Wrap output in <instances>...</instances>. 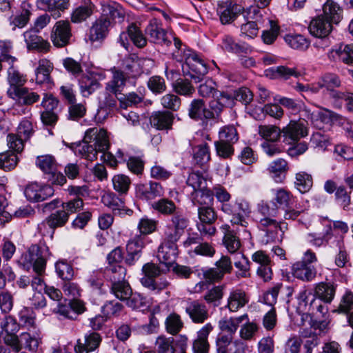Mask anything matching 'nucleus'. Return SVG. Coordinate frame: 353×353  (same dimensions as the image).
Here are the masks:
<instances>
[{"label": "nucleus", "mask_w": 353, "mask_h": 353, "mask_svg": "<svg viewBox=\"0 0 353 353\" xmlns=\"http://www.w3.org/2000/svg\"><path fill=\"white\" fill-rule=\"evenodd\" d=\"M145 32L151 42L166 46L172 43L173 35L167 32L157 19L150 21L145 29Z\"/></svg>", "instance_id": "9"}, {"label": "nucleus", "mask_w": 353, "mask_h": 353, "mask_svg": "<svg viewBox=\"0 0 353 353\" xmlns=\"http://www.w3.org/2000/svg\"><path fill=\"white\" fill-rule=\"evenodd\" d=\"M186 183L188 186L192 187L194 192L206 188L207 179L199 172H192L188 176Z\"/></svg>", "instance_id": "58"}, {"label": "nucleus", "mask_w": 353, "mask_h": 353, "mask_svg": "<svg viewBox=\"0 0 353 353\" xmlns=\"http://www.w3.org/2000/svg\"><path fill=\"white\" fill-rule=\"evenodd\" d=\"M54 68L53 63L47 59H41L38 62V67L35 70V81L38 84L51 83L50 76Z\"/></svg>", "instance_id": "30"}, {"label": "nucleus", "mask_w": 353, "mask_h": 353, "mask_svg": "<svg viewBox=\"0 0 353 353\" xmlns=\"http://www.w3.org/2000/svg\"><path fill=\"white\" fill-rule=\"evenodd\" d=\"M350 194L351 192H347L343 185L339 186L335 192V199L344 210H349L350 209L351 205Z\"/></svg>", "instance_id": "61"}, {"label": "nucleus", "mask_w": 353, "mask_h": 353, "mask_svg": "<svg viewBox=\"0 0 353 353\" xmlns=\"http://www.w3.org/2000/svg\"><path fill=\"white\" fill-rule=\"evenodd\" d=\"M24 194L30 201L41 202L52 196L54 189L49 185H41L34 182L26 186Z\"/></svg>", "instance_id": "12"}, {"label": "nucleus", "mask_w": 353, "mask_h": 353, "mask_svg": "<svg viewBox=\"0 0 353 353\" xmlns=\"http://www.w3.org/2000/svg\"><path fill=\"white\" fill-rule=\"evenodd\" d=\"M110 21L100 16L92 24L90 29L89 39L91 41H98L104 39L108 33Z\"/></svg>", "instance_id": "29"}, {"label": "nucleus", "mask_w": 353, "mask_h": 353, "mask_svg": "<svg viewBox=\"0 0 353 353\" xmlns=\"http://www.w3.org/2000/svg\"><path fill=\"white\" fill-rule=\"evenodd\" d=\"M323 10V17L327 19L330 23H338L341 21L342 10L336 3L332 1H327Z\"/></svg>", "instance_id": "46"}, {"label": "nucleus", "mask_w": 353, "mask_h": 353, "mask_svg": "<svg viewBox=\"0 0 353 353\" xmlns=\"http://www.w3.org/2000/svg\"><path fill=\"white\" fill-rule=\"evenodd\" d=\"M337 285L332 282H321L315 285L314 294L325 303H330L335 296Z\"/></svg>", "instance_id": "32"}, {"label": "nucleus", "mask_w": 353, "mask_h": 353, "mask_svg": "<svg viewBox=\"0 0 353 353\" xmlns=\"http://www.w3.org/2000/svg\"><path fill=\"white\" fill-rule=\"evenodd\" d=\"M340 61L347 65H353V45L341 44L334 50Z\"/></svg>", "instance_id": "57"}, {"label": "nucleus", "mask_w": 353, "mask_h": 353, "mask_svg": "<svg viewBox=\"0 0 353 353\" xmlns=\"http://www.w3.org/2000/svg\"><path fill=\"white\" fill-rule=\"evenodd\" d=\"M193 152V158L195 163L204 170L206 169V165L210 160V150L207 144L199 145L195 147Z\"/></svg>", "instance_id": "49"}, {"label": "nucleus", "mask_w": 353, "mask_h": 353, "mask_svg": "<svg viewBox=\"0 0 353 353\" xmlns=\"http://www.w3.org/2000/svg\"><path fill=\"white\" fill-rule=\"evenodd\" d=\"M37 31L30 30L23 33L24 41L28 50H37L40 52H48L51 46L50 43L37 35Z\"/></svg>", "instance_id": "17"}, {"label": "nucleus", "mask_w": 353, "mask_h": 353, "mask_svg": "<svg viewBox=\"0 0 353 353\" xmlns=\"http://www.w3.org/2000/svg\"><path fill=\"white\" fill-rule=\"evenodd\" d=\"M303 111L307 114V119H310L314 124H315V122L320 121L322 123L331 125L340 119L339 114L322 107L316 112L311 113L307 108H304Z\"/></svg>", "instance_id": "21"}, {"label": "nucleus", "mask_w": 353, "mask_h": 353, "mask_svg": "<svg viewBox=\"0 0 353 353\" xmlns=\"http://www.w3.org/2000/svg\"><path fill=\"white\" fill-rule=\"evenodd\" d=\"M111 283L110 292L117 299L125 301L132 295V290L128 281L121 279Z\"/></svg>", "instance_id": "39"}, {"label": "nucleus", "mask_w": 353, "mask_h": 353, "mask_svg": "<svg viewBox=\"0 0 353 353\" xmlns=\"http://www.w3.org/2000/svg\"><path fill=\"white\" fill-rule=\"evenodd\" d=\"M68 216L65 210H58L50 214L40 224L38 225V229L40 232H45L46 226L52 230V233L56 228L63 227L68 221Z\"/></svg>", "instance_id": "19"}, {"label": "nucleus", "mask_w": 353, "mask_h": 353, "mask_svg": "<svg viewBox=\"0 0 353 353\" xmlns=\"http://www.w3.org/2000/svg\"><path fill=\"white\" fill-rule=\"evenodd\" d=\"M138 67V63L131 55H129L122 61V70L120 71L123 72L125 76L128 79L134 78L139 74Z\"/></svg>", "instance_id": "56"}, {"label": "nucleus", "mask_w": 353, "mask_h": 353, "mask_svg": "<svg viewBox=\"0 0 353 353\" xmlns=\"http://www.w3.org/2000/svg\"><path fill=\"white\" fill-rule=\"evenodd\" d=\"M224 236L223 239V245L230 253H236L241 244L236 232L230 229V225H224L221 227Z\"/></svg>", "instance_id": "35"}, {"label": "nucleus", "mask_w": 353, "mask_h": 353, "mask_svg": "<svg viewBox=\"0 0 353 353\" xmlns=\"http://www.w3.org/2000/svg\"><path fill=\"white\" fill-rule=\"evenodd\" d=\"M243 11L241 6L230 0L221 1L217 3L216 12L222 24L232 23Z\"/></svg>", "instance_id": "8"}, {"label": "nucleus", "mask_w": 353, "mask_h": 353, "mask_svg": "<svg viewBox=\"0 0 353 353\" xmlns=\"http://www.w3.org/2000/svg\"><path fill=\"white\" fill-rule=\"evenodd\" d=\"M273 198L272 205L276 206L277 208H288L294 205L295 197L292 193L283 188H277L272 190Z\"/></svg>", "instance_id": "27"}, {"label": "nucleus", "mask_w": 353, "mask_h": 353, "mask_svg": "<svg viewBox=\"0 0 353 353\" xmlns=\"http://www.w3.org/2000/svg\"><path fill=\"white\" fill-rule=\"evenodd\" d=\"M174 91L180 95L190 97L194 92L195 89L191 82L187 79H177L172 83Z\"/></svg>", "instance_id": "51"}, {"label": "nucleus", "mask_w": 353, "mask_h": 353, "mask_svg": "<svg viewBox=\"0 0 353 353\" xmlns=\"http://www.w3.org/2000/svg\"><path fill=\"white\" fill-rule=\"evenodd\" d=\"M258 132L265 141L277 142L282 136L281 130L274 125H261Z\"/></svg>", "instance_id": "43"}, {"label": "nucleus", "mask_w": 353, "mask_h": 353, "mask_svg": "<svg viewBox=\"0 0 353 353\" xmlns=\"http://www.w3.org/2000/svg\"><path fill=\"white\" fill-rule=\"evenodd\" d=\"M281 131L283 141L288 145L295 144L301 138L308 134V130L305 121L301 120L290 121L285 127L281 129Z\"/></svg>", "instance_id": "7"}, {"label": "nucleus", "mask_w": 353, "mask_h": 353, "mask_svg": "<svg viewBox=\"0 0 353 353\" xmlns=\"http://www.w3.org/2000/svg\"><path fill=\"white\" fill-rule=\"evenodd\" d=\"M246 293L241 289H234L229 294L226 307L232 312H236L248 303Z\"/></svg>", "instance_id": "31"}, {"label": "nucleus", "mask_w": 353, "mask_h": 353, "mask_svg": "<svg viewBox=\"0 0 353 353\" xmlns=\"http://www.w3.org/2000/svg\"><path fill=\"white\" fill-rule=\"evenodd\" d=\"M101 201L105 206L110 208L114 214L130 215L132 213V210L126 208L124 200L113 192L104 194L101 197Z\"/></svg>", "instance_id": "20"}, {"label": "nucleus", "mask_w": 353, "mask_h": 353, "mask_svg": "<svg viewBox=\"0 0 353 353\" xmlns=\"http://www.w3.org/2000/svg\"><path fill=\"white\" fill-rule=\"evenodd\" d=\"M285 41L289 46L295 50H305L310 46V41L301 34L286 35Z\"/></svg>", "instance_id": "52"}, {"label": "nucleus", "mask_w": 353, "mask_h": 353, "mask_svg": "<svg viewBox=\"0 0 353 353\" xmlns=\"http://www.w3.org/2000/svg\"><path fill=\"white\" fill-rule=\"evenodd\" d=\"M313 185V179L311 174L305 172H299L295 175L294 187L301 193L310 191Z\"/></svg>", "instance_id": "48"}, {"label": "nucleus", "mask_w": 353, "mask_h": 353, "mask_svg": "<svg viewBox=\"0 0 353 353\" xmlns=\"http://www.w3.org/2000/svg\"><path fill=\"white\" fill-rule=\"evenodd\" d=\"M49 256V248L45 243L34 244L22 255L21 261L27 268L32 267L35 273L43 274Z\"/></svg>", "instance_id": "3"}, {"label": "nucleus", "mask_w": 353, "mask_h": 353, "mask_svg": "<svg viewBox=\"0 0 353 353\" xmlns=\"http://www.w3.org/2000/svg\"><path fill=\"white\" fill-rule=\"evenodd\" d=\"M114 190L119 196L125 195L131 185V180L127 175L123 174H115L112 179Z\"/></svg>", "instance_id": "47"}, {"label": "nucleus", "mask_w": 353, "mask_h": 353, "mask_svg": "<svg viewBox=\"0 0 353 353\" xmlns=\"http://www.w3.org/2000/svg\"><path fill=\"white\" fill-rule=\"evenodd\" d=\"M101 17L108 20L112 25L113 23L121 22L123 20L124 12L118 4H106L103 6Z\"/></svg>", "instance_id": "37"}, {"label": "nucleus", "mask_w": 353, "mask_h": 353, "mask_svg": "<svg viewBox=\"0 0 353 353\" xmlns=\"http://www.w3.org/2000/svg\"><path fill=\"white\" fill-rule=\"evenodd\" d=\"M7 94L16 103L29 106L37 102L40 99L39 94L23 85L20 88H8Z\"/></svg>", "instance_id": "10"}, {"label": "nucleus", "mask_w": 353, "mask_h": 353, "mask_svg": "<svg viewBox=\"0 0 353 353\" xmlns=\"http://www.w3.org/2000/svg\"><path fill=\"white\" fill-rule=\"evenodd\" d=\"M308 29L312 35L324 38L331 32L332 26L327 19L323 16H319L310 21Z\"/></svg>", "instance_id": "23"}, {"label": "nucleus", "mask_w": 353, "mask_h": 353, "mask_svg": "<svg viewBox=\"0 0 353 353\" xmlns=\"http://www.w3.org/2000/svg\"><path fill=\"white\" fill-rule=\"evenodd\" d=\"M30 8V4L26 2L22 3L21 13L10 18V25L12 26V30H15L16 28H22L26 26L31 15Z\"/></svg>", "instance_id": "44"}, {"label": "nucleus", "mask_w": 353, "mask_h": 353, "mask_svg": "<svg viewBox=\"0 0 353 353\" xmlns=\"http://www.w3.org/2000/svg\"><path fill=\"white\" fill-rule=\"evenodd\" d=\"M165 324L167 332L172 335L178 334L183 327L180 316L175 313L170 314L166 318Z\"/></svg>", "instance_id": "53"}, {"label": "nucleus", "mask_w": 353, "mask_h": 353, "mask_svg": "<svg viewBox=\"0 0 353 353\" xmlns=\"http://www.w3.org/2000/svg\"><path fill=\"white\" fill-rule=\"evenodd\" d=\"M152 208L163 215L174 214L176 206L175 203L165 198L161 199L152 204Z\"/></svg>", "instance_id": "54"}, {"label": "nucleus", "mask_w": 353, "mask_h": 353, "mask_svg": "<svg viewBox=\"0 0 353 353\" xmlns=\"http://www.w3.org/2000/svg\"><path fill=\"white\" fill-rule=\"evenodd\" d=\"M292 273L295 278L299 280L310 282L316 278L317 271L313 265L297 261L292 266Z\"/></svg>", "instance_id": "24"}, {"label": "nucleus", "mask_w": 353, "mask_h": 353, "mask_svg": "<svg viewBox=\"0 0 353 353\" xmlns=\"http://www.w3.org/2000/svg\"><path fill=\"white\" fill-rule=\"evenodd\" d=\"M143 276L141 279V284L145 286H152L153 281L161 274L159 267L153 263H147L142 268Z\"/></svg>", "instance_id": "41"}, {"label": "nucleus", "mask_w": 353, "mask_h": 353, "mask_svg": "<svg viewBox=\"0 0 353 353\" xmlns=\"http://www.w3.org/2000/svg\"><path fill=\"white\" fill-rule=\"evenodd\" d=\"M71 36L70 23L67 21H59L52 28L50 37L54 46L62 48L69 43Z\"/></svg>", "instance_id": "11"}, {"label": "nucleus", "mask_w": 353, "mask_h": 353, "mask_svg": "<svg viewBox=\"0 0 353 353\" xmlns=\"http://www.w3.org/2000/svg\"><path fill=\"white\" fill-rule=\"evenodd\" d=\"M185 312L194 323H203L209 318V311L206 305L199 300L188 303Z\"/></svg>", "instance_id": "14"}, {"label": "nucleus", "mask_w": 353, "mask_h": 353, "mask_svg": "<svg viewBox=\"0 0 353 353\" xmlns=\"http://www.w3.org/2000/svg\"><path fill=\"white\" fill-rule=\"evenodd\" d=\"M245 22L241 25V34L250 39L254 38L259 31V23L263 17L262 11L256 6H250L243 12Z\"/></svg>", "instance_id": "5"}, {"label": "nucleus", "mask_w": 353, "mask_h": 353, "mask_svg": "<svg viewBox=\"0 0 353 353\" xmlns=\"http://www.w3.org/2000/svg\"><path fill=\"white\" fill-rule=\"evenodd\" d=\"M21 349L25 348L30 352H37L39 344L41 343V333L39 330H30L20 334Z\"/></svg>", "instance_id": "33"}, {"label": "nucleus", "mask_w": 353, "mask_h": 353, "mask_svg": "<svg viewBox=\"0 0 353 353\" xmlns=\"http://www.w3.org/2000/svg\"><path fill=\"white\" fill-rule=\"evenodd\" d=\"M239 257L234 262V266L238 269L236 275L239 278H248L250 276V261L243 254L237 253Z\"/></svg>", "instance_id": "55"}, {"label": "nucleus", "mask_w": 353, "mask_h": 353, "mask_svg": "<svg viewBox=\"0 0 353 353\" xmlns=\"http://www.w3.org/2000/svg\"><path fill=\"white\" fill-rule=\"evenodd\" d=\"M221 210L225 214L231 216L230 222L234 225L243 228V234L245 239L251 238L250 232L247 229L248 222L247 218L251 213L250 203L245 200H239L236 202L224 203L221 205Z\"/></svg>", "instance_id": "2"}, {"label": "nucleus", "mask_w": 353, "mask_h": 353, "mask_svg": "<svg viewBox=\"0 0 353 353\" xmlns=\"http://www.w3.org/2000/svg\"><path fill=\"white\" fill-rule=\"evenodd\" d=\"M177 254L178 246L176 244L162 241L157 253V257L160 263L170 267L174 263Z\"/></svg>", "instance_id": "22"}, {"label": "nucleus", "mask_w": 353, "mask_h": 353, "mask_svg": "<svg viewBox=\"0 0 353 353\" xmlns=\"http://www.w3.org/2000/svg\"><path fill=\"white\" fill-rule=\"evenodd\" d=\"M174 340L172 337L159 336L154 342V348L157 353H175L176 349L174 345Z\"/></svg>", "instance_id": "50"}, {"label": "nucleus", "mask_w": 353, "mask_h": 353, "mask_svg": "<svg viewBox=\"0 0 353 353\" xmlns=\"http://www.w3.org/2000/svg\"><path fill=\"white\" fill-rule=\"evenodd\" d=\"M248 319L247 314H243L236 317H224L221 319L218 323L219 328L223 332H226L228 336L235 334L240 323L243 321Z\"/></svg>", "instance_id": "36"}, {"label": "nucleus", "mask_w": 353, "mask_h": 353, "mask_svg": "<svg viewBox=\"0 0 353 353\" xmlns=\"http://www.w3.org/2000/svg\"><path fill=\"white\" fill-rule=\"evenodd\" d=\"M188 114L191 119L194 120L212 119L213 118L212 114L206 108L204 101L200 99L191 101L188 108Z\"/></svg>", "instance_id": "28"}, {"label": "nucleus", "mask_w": 353, "mask_h": 353, "mask_svg": "<svg viewBox=\"0 0 353 353\" xmlns=\"http://www.w3.org/2000/svg\"><path fill=\"white\" fill-rule=\"evenodd\" d=\"M185 63L183 71L195 83L201 81L208 73V67L204 61L194 52L188 50L184 52Z\"/></svg>", "instance_id": "4"}, {"label": "nucleus", "mask_w": 353, "mask_h": 353, "mask_svg": "<svg viewBox=\"0 0 353 353\" xmlns=\"http://www.w3.org/2000/svg\"><path fill=\"white\" fill-rule=\"evenodd\" d=\"M198 217L199 223L196 228L201 235L212 236L216 232L213 223L217 219V215L213 208L210 206H200L198 208Z\"/></svg>", "instance_id": "6"}, {"label": "nucleus", "mask_w": 353, "mask_h": 353, "mask_svg": "<svg viewBox=\"0 0 353 353\" xmlns=\"http://www.w3.org/2000/svg\"><path fill=\"white\" fill-rule=\"evenodd\" d=\"M136 192L139 199L147 201L160 197L164 194L163 186L159 183L154 181L137 185Z\"/></svg>", "instance_id": "15"}, {"label": "nucleus", "mask_w": 353, "mask_h": 353, "mask_svg": "<svg viewBox=\"0 0 353 353\" xmlns=\"http://www.w3.org/2000/svg\"><path fill=\"white\" fill-rule=\"evenodd\" d=\"M102 341L101 336L95 332H89L85 334L84 340L78 339L74 347L76 353H88L94 352L100 345Z\"/></svg>", "instance_id": "18"}, {"label": "nucleus", "mask_w": 353, "mask_h": 353, "mask_svg": "<svg viewBox=\"0 0 353 353\" xmlns=\"http://www.w3.org/2000/svg\"><path fill=\"white\" fill-rule=\"evenodd\" d=\"M316 85H319V92L322 88H325L327 92H329L339 88L341 85V81L336 74L326 73L319 79Z\"/></svg>", "instance_id": "45"}, {"label": "nucleus", "mask_w": 353, "mask_h": 353, "mask_svg": "<svg viewBox=\"0 0 353 353\" xmlns=\"http://www.w3.org/2000/svg\"><path fill=\"white\" fill-rule=\"evenodd\" d=\"M253 262L257 263L259 267L256 270L257 275L264 281L272 279V271L271 268V259L263 250H258L252 255Z\"/></svg>", "instance_id": "13"}, {"label": "nucleus", "mask_w": 353, "mask_h": 353, "mask_svg": "<svg viewBox=\"0 0 353 353\" xmlns=\"http://www.w3.org/2000/svg\"><path fill=\"white\" fill-rule=\"evenodd\" d=\"M79 85L83 97H88L101 87L98 79L92 75H83L79 80Z\"/></svg>", "instance_id": "38"}, {"label": "nucleus", "mask_w": 353, "mask_h": 353, "mask_svg": "<svg viewBox=\"0 0 353 353\" xmlns=\"http://www.w3.org/2000/svg\"><path fill=\"white\" fill-rule=\"evenodd\" d=\"M19 159L17 154L11 151L0 154V168L10 170L16 167Z\"/></svg>", "instance_id": "62"}, {"label": "nucleus", "mask_w": 353, "mask_h": 353, "mask_svg": "<svg viewBox=\"0 0 353 353\" xmlns=\"http://www.w3.org/2000/svg\"><path fill=\"white\" fill-rule=\"evenodd\" d=\"M213 329V325L208 323L197 331L196 337L192 342L193 353H208L210 344L208 339Z\"/></svg>", "instance_id": "16"}, {"label": "nucleus", "mask_w": 353, "mask_h": 353, "mask_svg": "<svg viewBox=\"0 0 353 353\" xmlns=\"http://www.w3.org/2000/svg\"><path fill=\"white\" fill-rule=\"evenodd\" d=\"M173 121V114L168 111L156 112L150 117L151 125L159 130H168L171 129Z\"/></svg>", "instance_id": "26"}, {"label": "nucleus", "mask_w": 353, "mask_h": 353, "mask_svg": "<svg viewBox=\"0 0 353 353\" xmlns=\"http://www.w3.org/2000/svg\"><path fill=\"white\" fill-rule=\"evenodd\" d=\"M7 79L10 85L8 88H20L26 82V77L13 66L8 70Z\"/></svg>", "instance_id": "59"}, {"label": "nucleus", "mask_w": 353, "mask_h": 353, "mask_svg": "<svg viewBox=\"0 0 353 353\" xmlns=\"http://www.w3.org/2000/svg\"><path fill=\"white\" fill-rule=\"evenodd\" d=\"M37 165L46 174L52 172L56 170L57 163L54 158L51 155H43L38 157L36 161Z\"/></svg>", "instance_id": "63"}, {"label": "nucleus", "mask_w": 353, "mask_h": 353, "mask_svg": "<svg viewBox=\"0 0 353 353\" xmlns=\"http://www.w3.org/2000/svg\"><path fill=\"white\" fill-rule=\"evenodd\" d=\"M6 140L10 151L17 154L23 150L25 143L27 141L15 133L8 134Z\"/></svg>", "instance_id": "60"}, {"label": "nucleus", "mask_w": 353, "mask_h": 353, "mask_svg": "<svg viewBox=\"0 0 353 353\" xmlns=\"http://www.w3.org/2000/svg\"><path fill=\"white\" fill-rule=\"evenodd\" d=\"M107 132L100 128H88L82 143L77 144L76 153L88 161L97 159L98 152H104L109 149Z\"/></svg>", "instance_id": "1"}, {"label": "nucleus", "mask_w": 353, "mask_h": 353, "mask_svg": "<svg viewBox=\"0 0 353 353\" xmlns=\"http://www.w3.org/2000/svg\"><path fill=\"white\" fill-rule=\"evenodd\" d=\"M213 192L206 188L196 190L192 194V201L194 205L208 206L213 202Z\"/></svg>", "instance_id": "42"}, {"label": "nucleus", "mask_w": 353, "mask_h": 353, "mask_svg": "<svg viewBox=\"0 0 353 353\" xmlns=\"http://www.w3.org/2000/svg\"><path fill=\"white\" fill-rule=\"evenodd\" d=\"M36 5L39 9L48 11L57 18L60 16V11L68 9L69 0H37Z\"/></svg>", "instance_id": "25"}, {"label": "nucleus", "mask_w": 353, "mask_h": 353, "mask_svg": "<svg viewBox=\"0 0 353 353\" xmlns=\"http://www.w3.org/2000/svg\"><path fill=\"white\" fill-rule=\"evenodd\" d=\"M167 224L183 234L189 225V220L184 215L177 213L172 216L170 222Z\"/></svg>", "instance_id": "64"}, {"label": "nucleus", "mask_w": 353, "mask_h": 353, "mask_svg": "<svg viewBox=\"0 0 353 353\" xmlns=\"http://www.w3.org/2000/svg\"><path fill=\"white\" fill-rule=\"evenodd\" d=\"M268 170L276 183H281L288 170V163L283 159H278L269 165Z\"/></svg>", "instance_id": "40"}, {"label": "nucleus", "mask_w": 353, "mask_h": 353, "mask_svg": "<svg viewBox=\"0 0 353 353\" xmlns=\"http://www.w3.org/2000/svg\"><path fill=\"white\" fill-rule=\"evenodd\" d=\"M128 79L123 72H121L119 70H114L112 71V78L106 85L107 91L114 94L119 100H121L118 95L121 94Z\"/></svg>", "instance_id": "34"}]
</instances>
